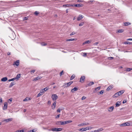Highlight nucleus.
<instances>
[{
  "instance_id": "4c0bfd02",
  "label": "nucleus",
  "mask_w": 132,
  "mask_h": 132,
  "mask_svg": "<svg viewBox=\"0 0 132 132\" xmlns=\"http://www.w3.org/2000/svg\"><path fill=\"white\" fill-rule=\"evenodd\" d=\"M86 130H87L92 129V127H86Z\"/></svg>"
},
{
  "instance_id": "864d4df0",
  "label": "nucleus",
  "mask_w": 132,
  "mask_h": 132,
  "mask_svg": "<svg viewBox=\"0 0 132 132\" xmlns=\"http://www.w3.org/2000/svg\"><path fill=\"white\" fill-rule=\"evenodd\" d=\"M86 98V97L84 96H83L82 98V100H83L85 99Z\"/></svg>"
},
{
  "instance_id": "cd10ccee",
  "label": "nucleus",
  "mask_w": 132,
  "mask_h": 132,
  "mask_svg": "<svg viewBox=\"0 0 132 132\" xmlns=\"http://www.w3.org/2000/svg\"><path fill=\"white\" fill-rule=\"evenodd\" d=\"M31 100L30 98H29L28 97H26L25 99L23 100V101H27Z\"/></svg>"
},
{
  "instance_id": "052dcab7",
  "label": "nucleus",
  "mask_w": 132,
  "mask_h": 132,
  "mask_svg": "<svg viewBox=\"0 0 132 132\" xmlns=\"http://www.w3.org/2000/svg\"><path fill=\"white\" fill-rule=\"evenodd\" d=\"M126 102V100H124L122 102V103L123 104H124Z\"/></svg>"
},
{
  "instance_id": "de8ad7c7",
  "label": "nucleus",
  "mask_w": 132,
  "mask_h": 132,
  "mask_svg": "<svg viewBox=\"0 0 132 132\" xmlns=\"http://www.w3.org/2000/svg\"><path fill=\"white\" fill-rule=\"evenodd\" d=\"M28 18V17H26L24 18L23 20H27Z\"/></svg>"
},
{
  "instance_id": "f03ea898",
  "label": "nucleus",
  "mask_w": 132,
  "mask_h": 132,
  "mask_svg": "<svg viewBox=\"0 0 132 132\" xmlns=\"http://www.w3.org/2000/svg\"><path fill=\"white\" fill-rule=\"evenodd\" d=\"M62 128H52L51 129H48L49 131H59L62 130Z\"/></svg>"
},
{
  "instance_id": "bb28decb",
  "label": "nucleus",
  "mask_w": 132,
  "mask_h": 132,
  "mask_svg": "<svg viewBox=\"0 0 132 132\" xmlns=\"http://www.w3.org/2000/svg\"><path fill=\"white\" fill-rule=\"evenodd\" d=\"M15 84L14 82H12L9 86V88H11Z\"/></svg>"
},
{
  "instance_id": "5fc2aeb1",
  "label": "nucleus",
  "mask_w": 132,
  "mask_h": 132,
  "mask_svg": "<svg viewBox=\"0 0 132 132\" xmlns=\"http://www.w3.org/2000/svg\"><path fill=\"white\" fill-rule=\"evenodd\" d=\"M63 71H62L60 73V76H62V73H63Z\"/></svg>"
},
{
  "instance_id": "a18cd8bd",
  "label": "nucleus",
  "mask_w": 132,
  "mask_h": 132,
  "mask_svg": "<svg viewBox=\"0 0 132 132\" xmlns=\"http://www.w3.org/2000/svg\"><path fill=\"white\" fill-rule=\"evenodd\" d=\"M104 92V91L103 90H101L99 93L100 94H102Z\"/></svg>"
},
{
  "instance_id": "0eeeda50",
  "label": "nucleus",
  "mask_w": 132,
  "mask_h": 132,
  "mask_svg": "<svg viewBox=\"0 0 132 132\" xmlns=\"http://www.w3.org/2000/svg\"><path fill=\"white\" fill-rule=\"evenodd\" d=\"M130 124L129 123L127 122L125 123H123L122 124H120V125L121 126H129Z\"/></svg>"
},
{
  "instance_id": "f257e3e1",
  "label": "nucleus",
  "mask_w": 132,
  "mask_h": 132,
  "mask_svg": "<svg viewBox=\"0 0 132 132\" xmlns=\"http://www.w3.org/2000/svg\"><path fill=\"white\" fill-rule=\"evenodd\" d=\"M124 92H125V91L123 90H121L120 91L114 94V96L115 97H118V96L120 95H121L123 94V93Z\"/></svg>"
},
{
  "instance_id": "4d7b16f0",
  "label": "nucleus",
  "mask_w": 132,
  "mask_h": 132,
  "mask_svg": "<svg viewBox=\"0 0 132 132\" xmlns=\"http://www.w3.org/2000/svg\"><path fill=\"white\" fill-rule=\"evenodd\" d=\"M60 115V114H58V115L57 116H56V118H59Z\"/></svg>"
},
{
  "instance_id": "a211bd4d",
  "label": "nucleus",
  "mask_w": 132,
  "mask_h": 132,
  "mask_svg": "<svg viewBox=\"0 0 132 132\" xmlns=\"http://www.w3.org/2000/svg\"><path fill=\"white\" fill-rule=\"evenodd\" d=\"M7 80V78L6 77H4L2 78L1 79V80L3 82L6 81Z\"/></svg>"
},
{
  "instance_id": "2eb2a0df",
  "label": "nucleus",
  "mask_w": 132,
  "mask_h": 132,
  "mask_svg": "<svg viewBox=\"0 0 132 132\" xmlns=\"http://www.w3.org/2000/svg\"><path fill=\"white\" fill-rule=\"evenodd\" d=\"M114 108V107L113 106H112L111 107H109L108 110V111H109V112H112V111L113 110Z\"/></svg>"
},
{
  "instance_id": "6ab92c4d",
  "label": "nucleus",
  "mask_w": 132,
  "mask_h": 132,
  "mask_svg": "<svg viewBox=\"0 0 132 132\" xmlns=\"http://www.w3.org/2000/svg\"><path fill=\"white\" fill-rule=\"evenodd\" d=\"M74 6L76 7H81L83 6V4H76L74 5Z\"/></svg>"
},
{
  "instance_id": "774afa93",
  "label": "nucleus",
  "mask_w": 132,
  "mask_h": 132,
  "mask_svg": "<svg viewBox=\"0 0 132 132\" xmlns=\"http://www.w3.org/2000/svg\"><path fill=\"white\" fill-rule=\"evenodd\" d=\"M94 132H98L97 130H94Z\"/></svg>"
},
{
  "instance_id": "1a4fd4ad",
  "label": "nucleus",
  "mask_w": 132,
  "mask_h": 132,
  "mask_svg": "<svg viewBox=\"0 0 132 132\" xmlns=\"http://www.w3.org/2000/svg\"><path fill=\"white\" fill-rule=\"evenodd\" d=\"M7 102H5L4 103V106L3 107V109L4 110H6L7 108Z\"/></svg>"
},
{
  "instance_id": "ddd939ff",
  "label": "nucleus",
  "mask_w": 132,
  "mask_h": 132,
  "mask_svg": "<svg viewBox=\"0 0 132 132\" xmlns=\"http://www.w3.org/2000/svg\"><path fill=\"white\" fill-rule=\"evenodd\" d=\"M44 93V91H43L42 90L40 91V92H39V93L37 95V97H38L40 96L41 95H42L43 93Z\"/></svg>"
},
{
  "instance_id": "e2e57ef3",
  "label": "nucleus",
  "mask_w": 132,
  "mask_h": 132,
  "mask_svg": "<svg viewBox=\"0 0 132 132\" xmlns=\"http://www.w3.org/2000/svg\"><path fill=\"white\" fill-rule=\"evenodd\" d=\"M37 80V77L36 78H35V79H34L33 80L35 81H36Z\"/></svg>"
},
{
  "instance_id": "680f3d73",
  "label": "nucleus",
  "mask_w": 132,
  "mask_h": 132,
  "mask_svg": "<svg viewBox=\"0 0 132 132\" xmlns=\"http://www.w3.org/2000/svg\"><path fill=\"white\" fill-rule=\"evenodd\" d=\"M48 103L49 104H51V102L50 101H48Z\"/></svg>"
},
{
  "instance_id": "393cba45",
  "label": "nucleus",
  "mask_w": 132,
  "mask_h": 132,
  "mask_svg": "<svg viewBox=\"0 0 132 132\" xmlns=\"http://www.w3.org/2000/svg\"><path fill=\"white\" fill-rule=\"evenodd\" d=\"M112 86H110L108 87L106 89L107 91H109V90L112 89L113 88Z\"/></svg>"
},
{
  "instance_id": "412c9836",
  "label": "nucleus",
  "mask_w": 132,
  "mask_h": 132,
  "mask_svg": "<svg viewBox=\"0 0 132 132\" xmlns=\"http://www.w3.org/2000/svg\"><path fill=\"white\" fill-rule=\"evenodd\" d=\"M79 130L80 131H83L86 130V128H81L79 129Z\"/></svg>"
},
{
  "instance_id": "9b49d317",
  "label": "nucleus",
  "mask_w": 132,
  "mask_h": 132,
  "mask_svg": "<svg viewBox=\"0 0 132 132\" xmlns=\"http://www.w3.org/2000/svg\"><path fill=\"white\" fill-rule=\"evenodd\" d=\"M78 87H75L71 89V92L72 93H74L75 91H76L78 90Z\"/></svg>"
},
{
  "instance_id": "6e6552de",
  "label": "nucleus",
  "mask_w": 132,
  "mask_h": 132,
  "mask_svg": "<svg viewBox=\"0 0 132 132\" xmlns=\"http://www.w3.org/2000/svg\"><path fill=\"white\" fill-rule=\"evenodd\" d=\"M56 101H54V102L52 105V109L53 110H54L55 109L56 107Z\"/></svg>"
},
{
  "instance_id": "a19ab883",
  "label": "nucleus",
  "mask_w": 132,
  "mask_h": 132,
  "mask_svg": "<svg viewBox=\"0 0 132 132\" xmlns=\"http://www.w3.org/2000/svg\"><path fill=\"white\" fill-rule=\"evenodd\" d=\"M84 24V22H81L79 24V26H82Z\"/></svg>"
},
{
  "instance_id": "4468645a",
  "label": "nucleus",
  "mask_w": 132,
  "mask_h": 132,
  "mask_svg": "<svg viewBox=\"0 0 132 132\" xmlns=\"http://www.w3.org/2000/svg\"><path fill=\"white\" fill-rule=\"evenodd\" d=\"M85 77L84 76H81L80 79V82H81L82 81H83L85 79Z\"/></svg>"
},
{
  "instance_id": "5701e85b",
  "label": "nucleus",
  "mask_w": 132,
  "mask_h": 132,
  "mask_svg": "<svg viewBox=\"0 0 132 132\" xmlns=\"http://www.w3.org/2000/svg\"><path fill=\"white\" fill-rule=\"evenodd\" d=\"M20 77V74H19L17 75L15 77V79H16L17 80H18V79Z\"/></svg>"
},
{
  "instance_id": "dca6fc26",
  "label": "nucleus",
  "mask_w": 132,
  "mask_h": 132,
  "mask_svg": "<svg viewBox=\"0 0 132 132\" xmlns=\"http://www.w3.org/2000/svg\"><path fill=\"white\" fill-rule=\"evenodd\" d=\"M72 122V121L71 120H68V121H64V125L66 124H67L68 123H70Z\"/></svg>"
},
{
  "instance_id": "423d86ee",
  "label": "nucleus",
  "mask_w": 132,
  "mask_h": 132,
  "mask_svg": "<svg viewBox=\"0 0 132 132\" xmlns=\"http://www.w3.org/2000/svg\"><path fill=\"white\" fill-rule=\"evenodd\" d=\"M19 60H17L14 62L13 65H16L17 66H18L19 65Z\"/></svg>"
},
{
  "instance_id": "f8f14e48",
  "label": "nucleus",
  "mask_w": 132,
  "mask_h": 132,
  "mask_svg": "<svg viewBox=\"0 0 132 132\" xmlns=\"http://www.w3.org/2000/svg\"><path fill=\"white\" fill-rule=\"evenodd\" d=\"M89 123L87 122H84L78 125L79 126H82L84 125H87Z\"/></svg>"
},
{
  "instance_id": "09e8293b",
  "label": "nucleus",
  "mask_w": 132,
  "mask_h": 132,
  "mask_svg": "<svg viewBox=\"0 0 132 132\" xmlns=\"http://www.w3.org/2000/svg\"><path fill=\"white\" fill-rule=\"evenodd\" d=\"M75 34V32H73L70 34V35L71 36H72V35H73Z\"/></svg>"
},
{
  "instance_id": "7ed1b4c3",
  "label": "nucleus",
  "mask_w": 132,
  "mask_h": 132,
  "mask_svg": "<svg viewBox=\"0 0 132 132\" xmlns=\"http://www.w3.org/2000/svg\"><path fill=\"white\" fill-rule=\"evenodd\" d=\"M51 98L53 101H55L58 98V97L56 94H54L52 95Z\"/></svg>"
},
{
  "instance_id": "f704fd0d",
  "label": "nucleus",
  "mask_w": 132,
  "mask_h": 132,
  "mask_svg": "<svg viewBox=\"0 0 132 132\" xmlns=\"http://www.w3.org/2000/svg\"><path fill=\"white\" fill-rule=\"evenodd\" d=\"M131 44V43L129 42H126L124 43V44Z\"/></svg>"
},
{
  "instance_id": "9d476101",
  "label": "nucleus",
  "mask_w": 132,
  "mask_h": 132,
  "mask_svg": "<svg viewBox=\"0 0 132 132\" xmlns=\"http://www.w3.org/2000/svg\"><path fill=\"white\" fill-rule=\"evenodd\" d=\"M83 18L82 15L81 14H80L79 15V16L77 17V20L78 21H79L81 20Z\"/></svg>"
},
{
  "instance_id": "e433bc0d",
  "label": "nucleus",
  "mask_w": 132,
  "mask_h": 132,
  "mask_svg": "<svg viewBox=\"0 0 132 132\" xmlns=\"http://www.w3.org/2000/svg\"><path fill=\"white\" fill-rule=\"evenodd\" d=\"M15 80V78H14L12 79H9L8 81H14V80Z\"/></svg>"
},
{
  "instance_id": "8fccbe9b",
  "label": "nucleus",
  "mask_w": 132,
  "mask_h": 132,
  "mask_svg": "<svg viewBox=\"0 0 132 132\" xmlns=\"http://www.w3.org/2000/svg\"><path fill=\"white\" fill-rule=\"evenodd\" d=\"M83 56L84 57H85L87 55V53H83Z\"/></svg>"
},
{
  "instance_id": "79ce46f5",
  "label": "nucleus",
  "mask_w": 132,
  "mask_h": 132,
  "mask_svg": "<svg viewBox=\"0 0 132 132\" xmlns=\"http://www.w3.org/2000/svg\"><path fill=\"white\" fill-rule=\"evenodd\" d=\"M24 130H18L16 131V132H24Z\"/></svg>"
},
{
  "instance_id": "c85d7f7f",
  "label": "nucleus",
  "mask_w": 132,
  "mask_h": 132,
  "mask_svg": "<svg viewBox=\"0 0 132 132\" xmlns=\"http://www.w3.org/2000/svg\"><path fill=\"white\" fill-rule=\"evenodd\" d=\"M49 89V88L48 87H47L44 89H42V90L44 91H46Z\"/></svg>"
},
{
  "instance_id": "f3484780",
  "label": "nucleus",
  "mask_w": 132,
  "mask_h": 132,
  "mask_svg": "<svg viewBox=\"0 0 132 132\" xmlns=\"http://www.w3.org/2000/svg\"><path fill=\"white\" fill-rule=\"evenodd\" d=\"M94 84V82L93 81H91L88 83L87 84V86H90Z\"/></svg>"
},
{
  "instance_id": "bf43d9fd",
  "label": "nucleus",
  "mask_w": 132,
  "mask_h": 132,
  "mask_svg": "<svg viewBox=\"0 0 132 132\" xmlns=\"http://www.w3.org/2000/svg\"><path fill=\"white\" fill-rule=\"evenodd\" d=\"M61 110L60 109H58L57 110V112L60 113L61 112Z\"/></svg>"
},
{
  "instance_id": "6e6d98bb",
  "label": "nucleus",
  "mask_w": 132,
  "mask_h": 132,
  "mask_svg": "<svg viewBox=\"0 0 132 132\" xmlns=\"http://www.w3.org/2000/svg\"><path fill=\"white\" fill-rule=\"evenodd\" d=\"M2 98L0 97V103H2Z\"/></svg>"
},
{
  "instance_id": "473e14b6",
  "label": "nucleus",
  "mask_w": 132,
  "mask_h": 132,
  "mask_svg": "<svg viewBox=\"0 0 132 132\" xmlns=\"http://www.w3.org/2000/svg\"><path fill=\"white\" fill-rule=\"evenodd\" d=\"M124 30L123 29H120L118 30V33L122 32H123Z\"/></svg>"
},
{
  "instance_id": "37998d69",
  "label": "nucleus",
  "mask_w": 132,
  "mask_h": 132,
  "mask_svg": "<svg viewBox=\"0 0 132 132\" xmlns=\"http://www.w3.org/2000/svg\"><path fill=\"white\" fill-rule=\"evenodd\" d=\"M35 71V70H32L30 71V73L31 74H32L34 73Z\"/></svg>"
},
{
  "instance_id": "72a5a7b5",
  "label": "nucleus",
  "mask_w": 132,
  "mask_h": 132,
  "mask_svg": "<svg viewBox=\"0 0 132 132\" xmlns=\"http://www.w3.org/2000/svg\"><path fill=\"white\" fill-rule=\"evenodd\" d=\"M90 43V41L89 40H88L85 42L83 44H89Z\"/></svg>"
},
{
  "instance_id": "58836bf2",
  "label": "nucleus",
  "mask_w": 132,
  "mask_h": 132,
  "mask_svg": "<svg viewBox=\"0 0 132 132\" xmlns=\"http://www.w3.org/2000/svg\"><path fill=\"white\" fill-rule=\"evenodd\" d=\"M71 6V5L68 4H65V5H63V7H65V6L69 7V6Z\"/></svg>"
},
{
  "instance_id": "3c124183",
  "label": "nucleus",
  "mask_w": 132,
  "mask_h": 132,
  "mask_svg": "<svg viewBox=\"0 0 132 132\" xmlns=\"http://www.w3.org/2000/svg\"><path fill=\"white\" fill-rule=\"evenodd\" d=\"M37 80L39 79L42 78V77L41 76H38L37 77Z\"/></svg>"
},
{
  "instance_id": "b1692460",
  "label": "nucleus",
  "mask_w": 132,
  "mask_h": 132,
  "mask_svg": "<svg viewBox=\"0 0 132 132\" xmlns=\"http://www.w3.org/2000/svg\"><path fill=\"white\" fill-rule=\"evenodd\" d=\"M121 104V102H117L116 104V106L118 107Z\"/></svg>"
},
{
  "instance_id": "13d9d810",
  "label": "nucleus",
  "mask_w": 132,
  "mask_h": 132,
  "mask_svg": "<svg viewBox=\"0 0 132 132\" xmlns=\"http://www.w3.org/2000/svg\"><path fill=\"white\" fill-rule=\"evenodd\" d=\"M35 131L33 129L30 130L28 131V132H34Z\"/></svg>"
},
{
  "instance_id": "a878e982",
  "label": "nucleus",
  "mask_w": 132,
  "mask_h": 132,
  "mask_svg": "<svg viewBox=\"0 0 132 132\" xmlns=\"http://www.w3.org/2000/svg\"><path fill=\"white\" fill-rule=\"evenodd\" d=\"M124 25L125 26H128L131 24V23H130L128 22H125L124 23Z\"/></svg>"
},
{
  "instance_id": "0e129e2a",
  "label": "nucleus",
  "mask_w": 132,
  "mask_h": 132,
  "mask_svg": "<svg viewBox=\"0 0 132 132\" xmlns=\"http://www.w3.org/2000/svg\"><path fill=\"white\" fill-rule=\"evenodd\" d=\"M127 40H132V39L131 38H129L127 39Z\"/></svg>"
},
{
  "instance_id": "4be33fe9",
  "label": "nucleus",
  "mask_w": 132,
  "mask_h": 132,
  "mask_svg": "<svg viewBox=\"0 0 132 132\" xmlns=\"http://www.w3.org/2000/svg\"><path fill=\"white\" fill-rule=\"evenodd\" d=\"M12 100V98H10V99H9L7 101L8 103L9 104H10L11 103V102Z\"/></svg>"
},
{
  "instance_id": "20e7f679",
  "label": "nucleus",
  "mask_w": 132,
  "mask_h": 132,
  "mask_svg": "<svg viewBox=\"0 0 132 132\" xmlns=\"http://www.w3.org/2000/svg\"><path fill=\"white\" fill-rule=\"evenodd\" d=\"M64 121H59L56 122V124L57 125H64Z\"/></svg>"
},
{
  "instance_id": "49530a36",
  "label": "nucleus",
  "mask_w": 132,
  "mask_h": 132,
  "mask_svg": "<svg viewBox=\"0 0 132 132\" xmlns=\"http://www.w3.org/2000/svg\"><path fill=\"white\" fill-rule=\"evenodd\" d=\"M103 130V129L102 128H99V129H97L98 132H99V131H102Z\"/></svg>"
},
{
  "instance_id": "aec40b11",
  "label": "nucleus",
  "mask_w": 132,
  "mask_h": 132,
  "mask_svg": "<svg viewBox=\"0 0 132 132\" xmlns=\"http://www.w3.org/2000/svg\"><path fill=\"white\" fill-rule=\"evenodd\" d=\"M12 120V118H10L9 119H5L4 120L6 122H9L10 121H11Z\"/></svg>"
},
{
  "instance_id": "338daca9",
  "label": "nucleus",
  "mask_w": 132,
  "mask_h": 132,
  "mask_svg": "<svg viewBox=\"0 0 132 132\" xmlns=\"http://www.w3.org/2000/svg\"><path fill=\"white\" fill-rule=\"evenodd\" d=\"M98 42H96V43H95L94 44V45H97V44H98Z\"/></svg>"
},
{
  "instance_id": "ea45409f",
  "label": "nucleus",
  "mask_w": 132,
  "mask_h": 132,
  "mask_svg": "<svg viewBox=\"0 0 132 132\" xmlns=\"http://www.w3.org/2000/svg\"><path fill=\"white\" fill-rule=\"evenodd\" d=\"M132 70V69L131 68H127L126 69V71H129Z\"/></svg>"
},
{
  "instance_id": "39448f33",
  "label": "nucleus",
  "mask_w": 132,
  "mask_h": 132,
  "mask_svg": "<svg viewBox=\"0 0 132 132\" xmlns=\"http://www.w3.org/2000/svg\"><path fill=\"white\" fill-rule=\"evenodd\" d=\"M73 83V81H71L67 83H65L64 85L65 86V87H68L70 86Z\"/></svg>"
},
{
  "instance_id": "c9c22d12",
  "label": "nucleus",
  "mask_w": 132,
  "mask_h": 132,
  "mask_svg": "<svg viewBox=\"0 0 132 132\" xmlns=\"http://www.w3.org/2000/svg\"><path fill=\"white\" fill-rule=\"evenodd\" d=\"M41 45L42 46H45L47 44L44 43V42H42L41 43Z\"/></svg>"
},
{
  "instance_id": "69168bd1",
  "label": "nucleus",
  "mask_w": 132,
  "mask_h": 132,
  "mask_svg": "<svg viewBox=\"0 0 132 132\" xmlns=\"http://www.w3.org/2000/svg\"><path fill=\"white\" fill-rule=\"evenodd\" d=\"M78 2H81L82 1V0H78Z\"/></svg>"
},
{
  "instance_id": "7c9ffc66",
  "label": "nucleus",
  "mask_w": 132,
  "mask_h": 132,
  "mask_svg": "<svg viewBox=\"0 0 132 132\" xmlns=\"http://www.w3.org/2000/svg\"><path fill=\"white\" fill-rule=\"evenodd\" d=\"M75 76L74 75H72L70 78V80H72L73 79L75 78Z\"/></svg>"
},
{
  "instance_id": "603ef678",
  "label": "nucleus",
  "mask_w": 132,
  "mask_h": 132,
  "mask_svg": "<svg viewBox=\"0 0 132 132\" xmlns=\"http://www.w3.org/2000/svg\"><path fill=\"white\" fill-rule=\"evenodd\" d=\"M113 59V57H109V58H108V59L109 60H112V59Z\"/></svg>"
},
{
  "instance_id": "2f4dec72",
  "label": "nucleus",
  "mask_w": 132,
  "mask_h": 132,
  "mask_svg": "<svg viewBox=\"0 0 132 132\" xmlns=\"http://www.w3.org/2000/svg\"><path fill=\"white\" fill-rule=\"evenodd\" d=\"M101 88V86H99V87H98L96 88H95V90L96 91H97L98 90H99Z\"/></svg>"
},
{
  "instance_id": "c03bdc74",
  "label": "nucleus",
  "mask_w": 132,
  "mask_h": 132,
  "mask_svg": "<svg viewBox=\"0 0 132 132\" xmlns=\"http://www.w3.org/2000/svg\"><path fill=\"white\" fill-rule=\"evenodd\" d=\"M34 13L36 15H37L38 14H39V12H38L37 11H36L35 13Z\"/></svg>"
},
{
  "instance_id": "c756f323",
  "label": "nucleus",
  "mask_w": 132,
  "mask_h": 132,
  "mask_svg": "<svg viewBox=\"0 0 132 132\" xmlns=\"http://www.w3.org/2000/svg\"><path fill=\"white\" fill-rule=\"evenodd\" d=\"M76 40V39L71 38L69 39H67L66 40V41H70Z\"/></svg>"
}]
</instances>
